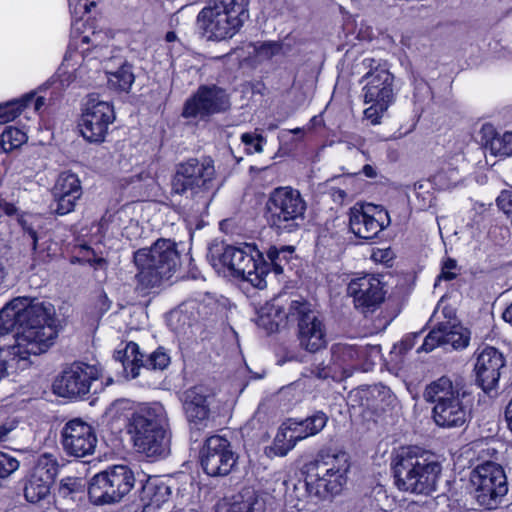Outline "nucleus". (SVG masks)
<instances>
[{
    "mask_svg": "<svg viewBox=\"0 0 512 512\" xmlns=\"http://www.w3.org/2000/svg\"><path fill=\"white\" fill-rule=\"evenodd\" d=\"M59 333L55 307L26 296L15 297L0 310V379L24 370L31 356L46 353Z\"/></svg>",
    "mask_w": 512,
    "mask_h": 512,
    "instance_id": "f257e3e1",
    "label": "nucleus"
},
{
    "mask_svg": "<svg viewBox=\"0 0 512 512\" xmlns=\"http://www.w3.org/2000/svg\"><path fill=\"white\" fill-rule=\"evenodd\" d=\"M100 38H102L100 32H93L92 37L83 36L82 43H92V49L66 53L49 86L59 90L76 80L86 84L93 78L90 73H98L103 70L111 88L128 92L135 80L132 66L124 62L122 58L111 55L112 50L107 45H99L98 39Z\"/></svg>",
    "mask_w": 512,
    "mask_h": 512,
    "instance_id": "f03ea898",
    "label": "nucleus"
},
{
    "mask_svg": "<svg viewBox=\"0 0 512 512\" xmlns=\"http://www.w3.org/2000/svg\"><path fill=\"white\" fill-rule=\"evenodd\" d=\"M165 409L160 403L141 407L127 425L136 451L157 460L170 452V435L165 427Z\"/></svg>",
    "mask_w": 512,
    "mask_h": 512,
    "instance_id": "7ed1b4c3",
    "label": "nucleus"
},
{
    "mask_svg": "<svg viewBox=\"0 0 512 512\" xmlns=\"http://www.w3.org/2000/svg\"><path fill=\"white\" fill-rule=\"evenodd\" d=\"M211 264L225 276L240 278L258 289L266 287L269 264L254 244L228 245L221 252H212Z\"/></svg>",
    "mask_w": 512,
    "mask_h": 512,
    "instance_id": "20e7f679",
    "label": "nucleus"
},
{
    "mask_svg": "<svg viewBox=\"0 0 512 512\" xmlns=\"http://www.w3.org/2000/svg\"><path fill=\"white\" fill-rule=\"evenodd\" d=\"M395 484L399 490L429 495L436 490L441 465L428 454L402 451L393 462Z\"/></svg>",
    "mask_w": 512,
    "mask_h": 512,
    "instance_id": "39448f33",
    "label": "nucleus"
},
{
    "mask_svg": "<svg viewBox=\"0 0 512 512\" xmlns=\"http://www.w3.org/2000/svg\"><path fill=\"white\" fill-rule=\"evenodd\" d=\"M349 469L347 453L321 451L307 466L304 486L310 494L321 499L336 496L347 483Z\"/></svg>",
    "mask_w": 512,
    "mask_h": 512,
    "instance_id": "423d86ee",
    "label": "nucleus"
},
{
    "mask_svg": "<svg viewBox=\"0 0 512 512\" xmlns=\"http://www.w3.org/2000/svg\"><path fill=\"white\" fill-rule=\"evenodd\" d=\"M176 244L169 239H159L152 246L134 253L137 284L142 289L159 286L171 278L179 265Z\"/></svg>",
    "mask_w": 512,
    "mask_h": 512,
    "instance_id": "0eeeda50",
    "label": "nucleus"
},
{
    "mask_svg": "<svg viewBox=\"0 0 512 512\" xmlns=\"http://www.w3.org/2000/svg\"><path fill=\"white\" fill-rule=\"evenodd\" d=\"M424 399L434 404L432 418L439 427H462L470 416V408L464 402L465 394L447 377L429 384L424 391Z\"/></svg>",
    "mask_w": 512,
    "mask_h": 512,
    "instance_id": "6e6552de",
    "label": "nucleus"
},
{
    "mask_svg": "<svg viewBox=\"0 0 512 512\" xmlns=\"http://www.w3.org/2000/svg\"><path fill=\"white\" fill-rule=\"evenodd\" d=\"M215 167L211 158H191L178 165L172 181V191L184 194L191 191L196 198V215L204 213L215 189Z\"/></svg>",
    "mask_w": 512,
    "mask_h": 512,
    "instance_id": "1a4fd4ad",
    "label": "nucleus"
},
{
    "mask_svg": "<svg viewBox=\"0 0 512 512\" xmlns=\"http://www.w3.org/2000/svg\"><path fill=\"white\" fill-rule=\"evenodd\" d=\"M248 17V0H230L204 7L197 21L208 39L222 41L232 38Z\"/></svg>",
    "mask_w": 512,
    "mask_h": 512,
    "instance_id": "9d476101",
    "label": "nucleus"
},
{
    "mask_svg": "<svg viewBox=\"0 0 512 512\" xmlns=\"http://www.w3.org/2000/svg\"><path fill=\"white\" fill-rule=\"evenodd\" d=\"M307 203L297 189L275 188L266 202L267 219L278 233H293L304 224Z\"/></svg>",
    "mask_w": 512,
    "mask_h": 512,
    "instance_id": "9b49d317",
    "label": "nucleus"
},
{
    "mask_svg": "<svg viewBox=\"0 0 512 512\" xmlns=\"http://www.w3.org/2000/svg\"><path fill=\"white\" fill-rule=\"evenodd\" d=\"M135 485V476L126 465H114L94 475L88 487L93 504L104 505L121 501Z\"/></svg>",
    "mask_w": 512,
    "mask_h": 512,
    "instance_id": "f8f14e48",
    "label": "nucleus"
},
{
    "mask_svg": "<svg viewBox=\"0 0 512 512\" xmlns=\"http://www.w3.org/2000/svg\"><path fill=\"white\" fill-rule=\"evenodd\" d=\"M470 483L477 502L487 509L495 508L508 491L503 468L490 461L478 465L471 472Z\"/></svg>",
    "mask_w": 512,
    "mask_h": 512,
    "instance_id": "ddd939ff",
    "label": "nucleus"
},
{
    "mask_svg": "<svg viewBox=\"0 0 512 512\" xmlns=\"http://www.w3.org/2000/svg\"><path fill=\"white\" fill-rule=\"evenodd\" d=\"M115 120L113 106L96 95H90L82 110L79 130L84 139L89 142H103L109 126Z\"/></svg>",
    "mask_w": 512,
    "mask_h": 512,
    "instance_id": "4468645a",
    "label": "nucleus"
},
{
    "mask_svg": "<svg viewBox=\"0 0 512 512\" xmlns=\"http://www.w3.org/2000/svg\"><path fill=\"white\" fill-rule=\"evenodd\" d=\"M101 375L98 365L74 362L67 366L53 383V391L60 397H83Z\"/></svg>",
    "mask_w": 512,
    "mask_h": 512,
    "instance_id": "2eb2a0df",
    "label": "nucleus"
},
{
    "mask_svg": "<svg viewBox=\"0 0 512 512\" xmlns=\"http://www.w3.org/2000/svg\"><path fill=\"white\" fill-rule=\"evenodd\" d=\"M236 462L237 455L226 438L213 435L206 439L200 451V464L207 475L225 476L231 472Z\"/></svg>",
    "mask_w": 512,
    "mask_h": 512,
    "instance_id": "dca6fc26",
    "label": "nucleus"
},
{
    "mask_svg": "<svg viewBox=\"0 0 512 512\" xmlns=\"http://www.w3.org/2000/svg\"><path fill=\"white\" fill-rule=\"evenodd\" d=\"M230 106L226 91L215 85L201 86L185 102L182 116L184 118L204 119L212 114L226 111Z\"/></svg>",
    "mask_w": 512,
    "mask_h": 512,
    "instance_id": "f3484780",
    "label": "nucleus"
},
{
    "mask_svg": "<svg viewBox=\"0 0 512 512\" xmlns=\"http://www.w3.org/2000/svg\"><path fill=\"white\" fill-rule=\"evenodd\" d=\"M389 224V214L380 206L369 203L359 207L354 206L350 209V230L359 238L372 239Z\"/></svg>",
    "mask_w": 512,
    "mask_h": 512,
    "instance_id": "a211bd4d",
    "label": "nucleus"
},
{
    "mask_svg": "<svg viewBox=\"0 0 512 512\" xmlns=\"http://www.w3.org/2000/svg\"><path fill=\"white\" fill-rule=\"evenodd\" d=\"M61 443L68 455L83 458L94 453L97 437L91 425L75 418L64 425L61 431Z\"/></svg>",
    "mask_w": 512,
    "mask_h": 512,
    "instance_id": "6ab92c4d",
    "label": "nucleus"
},
{
    "mask_svg": "<svg viewBox=\"0 0 512 512\" xmlns=\"http://www.w3.org/2000/svg\"><path fill=\"white\" fill-rule=\"evenodd\" d=\"M171 362V357L164 347H158L144 359L138 344L129 342L123 353L122 367L127 378L134 379L140 375L142 368L164 370Z\"/></svg>",
    "mask_w": 512,
    "mask_h": 512,
    "instance_id": "aec40b11",
    "label": "nucleus"
},
{
    "mask_svg": "<svg viewBox=\"0 0 512 512\" xmlns=\"http://www.w3.org/2000/svg\"><path fill=\"white\" fill-rule=\"evenodd\" d=\"M298 340L300 346L308 352L315 353L326 347L327 329L316 312L308 310L302 304L298 318Z\"/></svg>",
    "mask_w": 512,
    "mask_h": 512,
    "instance_id": "412c9836",
    "label": "nucleus"
},
{
    "mask_svg": "<svg viewBox=\"0 0 512 512\" xmlns=\"http://www.w3.org/2000/svg\"><path fill=\"white\" fill-rule=\"evenodd\" d=\"M81 195L82 187L78 176L72 172H62L52 188L53 201L50 209L60 216L69 214L74 211Z\"/></svg>",
    "mask_w": 512,
    "mask_h": 512,
    "instance_id": "4be33fe9",
    "label": "nucleus"
},
{
    "mask_svg": "<svg viewBox=\"0 0 512 512\" xmlns=\"http://www.w3.org/2000/svg\"><path fill=\"white\" fill-rule=\"evenodd\" d=\"M504 365V357L496 348L486 346L479 352L475 364L476 381L484 392L489 393L497 387Z\"/></svg>",
    "mask_w": 512,
    "mask_h": 512,
    "instance_id": "5701e85b",
    "label": "nucleus"
},
{
    "mask_svg": "<svg viewBox=\"0 0 512 512\" xmlns=\"http://www.w3.org/2000/svg\"><path fill=\"white\" fill-rule=\"evenodd\" d=\"M363 79L366 81L362 89L365 104L381 102L392 104L394 101L393 75L384 67H375L367 72Z\"/></svg>",
    "mask_w": 512,
    "mask_h": 512,
    "instance_id": "b1692460",
    "label": "nucleus"
},
{
    "mask_svg": "<svg viewBox=\"0 0 512 512\" xmlns=\"http://www.w3.org/2000/svg\"><path fill=\"white\" fill-rule=\"evenodd\" d=\"M347 293L353 297L355 307L362 309L375 308L384 299L382 282L370 274L352 279L348 284Z\"/></svg>",
    "mask_w": 512,
    "mask_h": 512,
    "instance_id": "393cba45",
    "label": "nucleus"
},
{
    "mask_svg": "<svg viewBox=\"0 0 512 512\" xmlns=\"http://www.w3.org/2000/svg\"><path fill=\"white\" fill-rule=\"evenodd\" d=\"M209 393L204 386H194L182 395L183 409L189 422L204 425L209 416Z\"/></svg>",
    "mask_w": 512,
    "mask_h": 512,
    "instance_id": "a878e982",
    "label": "nucleus"
},
{
    "mask_svg": "<svg viewBox=\"0 0 512 512\" xmlns=\"http://www.w3.org/2000/svg\"><path fill=\"white\" fill-rule=\"evenodd\" d=\"M199 312L194 301L184 303L172 311L169 326L180 337L190 339L199 330Z\"/></svg>",
    "mask_w": 512,
    "mask_h": 512,
    "instance_id": "bb28decb",
    "label": "nucleus"
},
{
    "mask_svg": "<svg viewBox=\"0 0 512 512\" xmlns=\"http://www.w3.org/2000/svg\"><path fill=\"white\" fill-rule=\"evenodd\" d=\"M365 355V348L354 344L336 343L331 347V361L341 377L351 376L358 361Z\"/></svg>",
    "mask_w": 512,
    "mask_h": 512,
    "instance_id": "cd10ccee",
    "label": "nucleus"
},
{
    "mask_svg": "<svg viewBox=\"0 0 512 512\" xmlns=\"http://www.w3.org/2000/svg\"><path fill=\"white\" fill-rule=\"evenodd\" d=\"M171 495V490L162 480L149 478L142 486L141 501L145 507L161 508Z\"/></svg>",
    "mask_w": 512,
    "mask_h": 512,
    "instance_id": "c85d7f7f",
    "label": "nucleus"
},
{
    "mask_svg": "<svg viewBox=\"0 0 512 512\" xmlns=\"http://www.w3.org/2000/svg\"><path fill=\"white\" fill-rule=\"evenodd\" d=\"M482 133L485 137L490 136L485 140L484 145L493 155H512V132L499 134L494 131L493 126L485 125L482 128Z\"/></svg>",
    "mask_w": 512,
    "mask_h": 512,
    "instance_id": "c756f323",
    "label": "nucleus"
},
{
    "mask_svg": "<svg viewBox=\"0 0 512 512\" xmlns=\"http://www.w3.org/2000/svg\"><path fill=\"white\" fill-rule=\"evenodd\" d=\"M290 420L284 422L280 427L273 441V445L270 447V452L275 456H285L292 450L296 443L300 441Z\"/></svg>",
    "mask_w": 512,
    "mask_h": 512,
    "instance_id": "7c9ffc66",
    "label": "nucleus"
},
{
    "mask_svg": "<svg viewBox=\"0 0 512 512\" xmlns=\"http://www.w3.org/2000/svg\"><path fill=\"white\" fill-rule=\"evenodd\" d=\"M291 425L295 428L297 433L296 437H299L300 440H303L307 437L314 436L318 434L323 428L326 426L328 417L322 411H317L313 415L303 419H289Z\"/></svg>",
    "mask_w": 512,
    "mask_h": 512,
    "instance_id": "2f4dec72",
    "label": "nucleus"
},
{
    "mask_svg": "<svg viewBox=\"0 0 512 512\" xmlns=\"http://www.w3.org/2000/svg\"><path fill=\"white\" fill-rule=\"evenodd\" d=\"M138 410H135L134 403L128 399H117L112 402L105 411V418L111 424L126 423L134 418Z\"/></svg>",
    "mask_w": 512,
    "mask_h": 512,
    "instance_id": "473e14b6",
    "label": "nucleus"
},
{
    "mask_svg": "<svg viewBox=\"0 0 512 512\" xmlns=\"http://www.w3.org/2000/svg\"><path fill=\"white\" fill-rule=\"evenodd\" d=\"M52 483L30 474L24 486L25 499L30 503H39L50 494Z\"/></svg>",
    "mask_w": 512,
    "mask_h": 512,
    "instance_id": "72a5a7b5",
    "label": "nucleus"
},
{
    "mask_svg": "<svg viewBox=\"0 0 512 512\" xmlns=\"http://www.w3.org/2000/svg\"><path fill=\"white\" fill-rule=\"evenodd\" d=\"M461 180L459 171L453 163H444L432 176L431 183L439 190L455 187Z\"/></svg>",
    "mask_w": 512,
    "mask_h": 512,
    "instance_id": "f704fd0d",
    "label": "nucleus"
},
{
    "mask_svg": "<svg viewBox=\"0 0 512 512\" xmlns=\"http://www.w3.org/2000/svg\"><path fill=\"white\" fill-rule=\"evenodd\" d=\"M444 346L450 345L453 349L465 348L470 340L467 329L460 325L441 324Z\"/></svg>",
    "mask_w": 512,
    "mask_h": 512,
    "instance_id": "c9c22d12",
    "label": "nucleus"
},
{
    "mask_svg": "<svg viewBox=\"0 0 512 512\" xmlns=\"http://www.w3.org/2000/svg\"><path fill=\"white\" fill-rule=\"evenodd\" d=\"M57 472L58 463L55 456L49 453H43L38 456L31 474L53 483Z\"/></svg>",
    "mask_w": 512,
    "mask_h": 512,
    "instance_id": "e433bc0d",
    "label": "nucleus"
},
{
    "mask_svg": "<svg viewBox=\"0 0 512 512\" xmlns=\"http://www.w3.org/2000/svg\"><path fill=\"white\" fill-rule=\"evenodd\" d=\"M238 496L241 512H265L266 498L263 494L254 491L245 490Z\"/></svg>",
    "mask_w": 512,
    "mask_h": 512,
    "instance_id": "4c0bfd02",
    "label": "nucleus"
},
{
    "mask_svg": "<svg viewBox=\"0 0 512 512\" xmlns=\"http://www.w3.org/2000/svg\"><path fill=\"white\" fill-rule=\"evenodd\" d=\"M26 141V133L12 126L7 127L0 135V145L5 152L20 147Z\"/></svg>",
    "mask_w": 512,
    "mask_h": 512,
    "instance_id": "58836bf2",
    "label": "nucleus"
},
{
    "mask_svg": "<svg viewBox=\"0 0 512 512\" xmlns=\"http://www.w3.org/2000/svg\"><path fill=\"white\" fill-rule=\"evenodd\" d=\"M121 219L120 213H114L104 216L100 222L95 226L101 238H111L120 234L119 221Z\"/></svg>",
    "mask_w": 512,
    "mask_h": 512,
    "instance_id": "ea45409f",
    "label": "nucleus"
},
{
    "mask_svg": "<svg viewBox=\"0 0 512 512\" xmlns=\"http://www.w3.org/2000/svg\"><path fill=\"white\" fill-rule=\"evenodd\" d=\"M292 252L293 248L290 246H283L281 248L271 247L267 253V256L270 260V263H268L269 267L272 266L276 274H281L283 272L282 263L288 262Z\"/></svg>",
    "mask_w": 512,
    "mask_h": 512,
    "instance_id": "a19ab883",
    "label": "nucleus"
},
{
    "mask_svg": "<svg viewBox=\"0 0 512 512\" xmlns=\"http://www.w3.org/2000/svg\"><path fill=\"white\" fill-rule=\"evenodd\" d=\"M367 394L373 399L375 406L381 409H383L385 405H391L395 400V396L390 388L383 384L370 387L367 390Z\"/></svg>",
    "mask_w": 512,
    "mask_h": 512,
    "instance_id": "79ce46f5",
    "label": "nucleus"
},
{
    "mask_svg": "<svg viewBox=\"0 0 512 512\" xmlns=\"http://www.w3.org/2000/svg\"><path fill=\"white\" fill-rule=\"evenodd\" d=\"M250 46L253 48L255 60L258 62L271 59L281 50L280 45L276 42H255Z\"/></svg>",
    "mask_w": 512,
    "mask_h": 512,
    "instance_id": "37998d69",
    "label": "nucleus"
},
{
    "mask_svg": "<svg viewBox=\"0 0 512 512\" xmlns=\"http://www.w3.org/2000/svg\"><path fill=\"white\" fill-rule=\"evenodd\" d=\"M77 250L78 252L75 259L78 262H86L91 265H101L104 261L101 257L102 252H97L95 248H92L87 244L79 245Z\"/></svg>",
    "mask_w": 512,
    "mask_h": 512,
    "instance_id": "c03bdc74",
    "label": "nucleus"
},
{
    "mask_svg": "<svg viewBox=\"0 0 512 512\" xmlns=\"http://www.w3.org/2000/svg\"><path fill=\"white\" fill-rule=\"evenodd\" d=\"M241 141L245 145L248 154L262 153L263 146L267 142L263 135L254 133H243Z\"/></svg>",
    "mask_w": 512,
    "mask_h": 512,
    "instance_id": "a18cd8bd",
    "label": "nucleus"
},
{
    "mask_svg": "<svg viewBox=\"0 0 512 512\" xmlns=\"http://www.w3.org/2000/svg\"><path fill=\"white\" fill-rule=\"evenodd\" d=\"M439 346H444L441 324L437 328L430 331V333L424 338L422 345L417 349V352H430Z\"/></svg>",
    "mask_w": 512,
    "mask_h": 512,
    "instance_id": "49530a36",
    "label": "nucleus"
},
{
    "mask_svg": "<svg viewBox=\"0 0 512 512\" xmlns=\"http://www.w3.org/2000/svg\"><path fill=\"white\" fill-rule=\"evenodd\" d=\"M23 110L20 99L0 105V124L14 120Z\"/></svg>",
    "mask_w": 512,
    "mask_h": 512,
    "instance_id": "de8ad7c7",
    "label": "nucleus"
},
{
    "mask_svg": "<svg viewBox=\"0 0 512 512\" xmlns=\"http://www.w3.org/2000/svg\"><path fill=\"white\" fill-rule=\"evenodd\" d=\"M19 466L20 463L15 457L0 451V481L10 477Z\"/></svg>",
    "mask_w": 512,
    "mask_h": 512,
    "instance_id": "09e8293b",
    "label": "nucleus"
},
{
    "mask_svg": "<svg viewBox=\"0 0 512 512\" xmlns=\"http://www.w3.org/2000/svg\"><path fill=\"white\" fill-rule=\"evenodd\" d=\"M369 104L370 106L364 110V116L372 125H377L391 104L384 103L382 105L381 102H370Z\"/></svg>",
    "mask_w": 512,
    "mask_h": 512,
    "instance_id": "8fccbe9b",
    "label": "nucleus"
},
{
    "mask_svg": "<svg viewBox=\"0 0 512 512\" xmlns=\"http://www.w3.org/2000/svg\"><path fill=\"white\" fill-rule=\"evenodd\" d=\"M457 276V262L454 259L448 258L442 264L441 273L437 278V281L445 280L450 281ZM437 285V283H435Z\"/></svg>",
    "mask_w": 512,
    "mask_h": 512,
    "instance_id": "3c124183",
    "label": "nucleus"
},
{
    "mask_svg": "<svg viewBox=\"0 0 512 512\" xmlns=\"http://www.w3.org/2000/svg\"><path fill=\"white\" fill-rule=\"evenodd\" d=\"M23 110L32 107L34 111L38 112L45 104L43 96H35V93H29L20 98Z\"/></svg>",
    "mask_w": 512,
    "mask_h": 512,
    "instance_id": "603ef678",
    "label": "nucleus"
},
{
    "mask_svg": "<svg viewBox=\"0 0 512 512\" xmlns=\"http://www.w3.org/2000/svg\"><path fill=\"white\" fill-rule=\"evenodd\" d=\"M79 486V482L76 478H64L60 482L59 494L63 497H69L79 489Z\"/></svg>",
    "mask_w": 512,
    "mask_h": 512,
    "instance_id": "864d4df0",
    "label": "nucleus"
},
{
    "mask_svg": "<svg viewBox=\"0 0 512 512\" xmlns=\"http://www.w3.org/2000/svg\"><path fill=\"white\" fill-rule=\"evenodd\" d=\"M215 512H241L238 496H235L233 500L223 499L219 501L215 506Z\"/></svg>",
    "mask_w": 512,
    "mask_h": 512,
    "instance_id": "5fc2aeb1",
    "label": "nucleus"
},
{
    "mask_svg": "<svg viewBox=\"0 0 512 512\" xmlns=\"http://www.w3.org/2000/svg\"><path fill=\"white\" fill-rule=\"evenodd\" d=\"M374 37L375 33L372 26L365 21H361L357 26L356 38L361 41H371Z\"/></svg>",
    "mask_w": 512,
    "mask_h": 512,
    "instance_id": "6e6d98bb",
    "label": "nucleus"
},
{
    "mask_svg": "<svg viewBox=\"0 0 512 512\" xmlns=\"http://www.w3.org/2000/svg\"><path fill=\"white\" fill-rule=\"evenodd\" d=\"M414 98L416 101H424L425 98H428L430 96V87L425 81H419L415 83L414 87Z\"/></svg>",
    "mask_w": 512,
    "mask_h": 512,
    "instance_id": "4d7b16f0",
    "label": "nucleus"
},
{
    "mask_svg": "<svg viewBox=\"0 0 512 512\" xmlns=\"http://www.w3.org/2000/svg\"><path fill=\"white\" fill-rule=\"evenodd\" d=\"M420 337V333H416L413 336H407L402 340V346L405 350H409L414 346V340Z\"/></svg>",
    "mask_w": 512,
    "mask_h": 512,
    "instance_id": "13d9d810",
    "label": "nucleus"
},
{
    "mask_svg": "<svg viewBox=\"0 0 512 512\" xmlns=\"http://www.w3.org/2000/svg\"><path fill=\"white\" fill-rule=\"evenodd\" d=\"M334 201L343 202L349 195L343 189H336L332 194Z\"/></svg>",
    "mask_w": 512,
    "mask_h": 512,
    "instance_id": "bf43d9fd",
    "label": "nucleus"
},
{
    "mask_svg": "<svg viewBox=\"0 0 512 512\" xmlns=\"http://www.w3.org/2000/svg\"><path fill=\"white\" fill-rule=\"evenodd\" d=\"M25 231L28 234V236H29V238H30V240L32 242L33 250H36L37 249V243H38V238H37L36 231H34L32 228H25Z\"/></svg>",
    "mask_w": 512,
    "mask_h": 512,
    "instance_id": "052dcab7",
    "label": "nucleus"
},
{
    "mask_svg": "<svg viewBox=\"0 0 512 512\" xmlns=\"http://www.w3.org/2000/svg\"><path fill=\"white\" fill-rule=\"evenodd\" d=\"M505 417L508 423V427L512 432V399L508 403L506 410H505Z\"/></svg>",
    "mask_w": 512,
    "mask_h": 512,
    "instance_id": "680f3d73",
    "label": "nucleus"
},
{
    "mask_svg": "<svg viewBox=\"0 0 512 512\" xmlns=\"http://www.w3.org/2000/svg\"><path fill=\"white\" fill-rule=\"evenodd\" d=\"M503 320L512 325V303L503 312Z\"/></svg>",
    "mask_w": 512,
    "mask_h": 512,
    "instance_id": "e2e57ef3",
    "label": "nucleus"
},
{
    "mask_svg": "<svg viewBox=\"0 0 512 512\" xmlns=\"http://www.w3.org/2000/svg\"><path fill=\"white\" fill-rule=\"evenodd\" d=\"M11 431H12V427H7L5 425L0 426V443L7 439L8 434Z\"/></svg>",
    "mask_w": 512,
    "mask_h": 512,
    "instance_id": "0e129e2a",
    "label": "nucleus"
},
{
    "mask_svg": "<svg viewBox=\"0 0 512 512\" xmlns=\"http://www.w3.org/2000/svg\"><path fill=\"white\" fill-rule=\"evenodd\" d=\"M363 173L370 178H373L376 176V171L371 165H365L363 167Z\"/></svg>",
    "mask_w": 512,
    "mask_h": 512,
    "instance_id": "69168bd1",
    "label": "nucleus"
},
{
    "mask_svg": "<svg viewBox=\"0 0 512 512\" xmlns=\"http://www.w3.org/2000/svg\"><path fill=\"white\" fill-rule=\"evenodd\" d=\"M176 39H177V35L175 32H173V31L167 32V34L165 36V40L167 42H174V41H176Z\"/></svg>",
    "mask_w": 512,
    "mask_h": 512,
    "instance_id": "338daca9",
    "label": "nucleus"
},
{
    "mask_svg": "<svg viewBox=\"0 0 512 512\" xmlns=\"http://www.w3.org/2000/svg\"><path fill=\"white\" fill-rule=\"evenodd\" d=\"M304 131H305L304 128L298 127V128L292 129V130H287L286 132L293 133V134H296V135H299V134L303 135Z\"/></svg>",
    "mask_w": 512,
    "mask_h": 512,
    "instance_id": "774afa93",
    "label": "nucleus"
}]
</instances>
